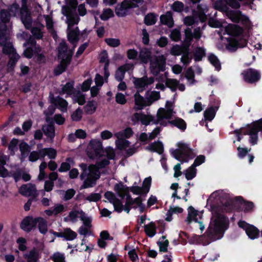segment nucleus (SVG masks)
<instances>
[{"instance_id":"obj_53","label":"nucleus","mask_w":262,"mask_h":262,"mask_svg":"<svg viewBox=\"0 0 262 262\" xmlns=\"http://www.w3.org/2000/svg\"><path fill=\"white\" fill-rule=\"evenodd\" d=\"M123 187V184L122 182L116 184L114 186V190L116 192L118 195L121 199V200L124 199L125 197L124 192L121 190Z\"/></svg>"},{"instance_id":"obj_50","label":"nucleus","mask_w":262,"mask_h":262,"mask_svg":"<svg viewBox=\"0 0 262 262\" xmlns=\"http://www.w3.org/2000/svg\"><path fill=\"white\" fill-rule=\"evenodd\" d=\"M171 9L176 12L181 13L184 11V5L180 1H175L171 6Z\"/></svg>"},{"instance_id":"obj_29","label":"nucleus","mask_w":262,"mask_h":262,"mask_svg":"<svg viewBox=\"0 0 262 262\" xmlns=\"http://www.w3.org/2000/svg\"><path fill=\"white\" fill-rule=\"evenodd\" d=\"M247 235L251 239H254L259 237V231L254 225H251L246 230Z\"/></svg>"},{"instance_id":"obj_61","label":"nucleus","mask_w":262,"mask_h":262,"mask_svg":"<svg viewBox=\"0 0 262 262\" xmlns=\"http://www.w3.org/2000/svg\"><path fill=\"white\" fill-rule=\"evenodd\" d=\"M105 42L107 45L111 47H117L120 44V41L119 39L107 38L105 39Z\"/></svg>"},{"instance_id":"obj_6","label":"nucleus","mask_w":262,"mask_h":262,"mask_svg":"<svg viewBox=\"0 0 262 262\" xmlns=\"http://www.w3.org/2000/svg\"><path fill=\"white\" fill-rule=\"evenodd\" d=\"M214 226L223 234L229 226V221L228 218L224 214L217 213L213 221Z\"/></svg>"},{"instance_id":"obj_58","label":"nucleus","mask_w":262,"mask_h":262,"mask_svg":"<svg viewBox=\"0 0 262 262\" xmlns=\"http://www.w3.org/2000/svg\"><path fill=\"white\" fill-rule=\"evenodd\" d=\"M159 248V251L161 252H167L168 247L169 246V241L168 239H165L164 242L160 241V240L157 243Z\"/></svg>"},{"instance_id":"obj_47","label":"nucleus","mask_w":262,"mask_h":262,"mask_svg":"<svg viewBox=\"0 0 262 262\" xmlns=\"http://www.w3.org/2000/svg\"><path fill=\"white\" fill-rule=\"evenodd\" d=\"M196 168L191 165L186 169L185 172V178L187 180H191L196 176Z\"/></svg>"},{"instance_id":"obj_16","label":"nucleus","mask_w":262,"mask_h":262,"mask_svg":"<svg viewBox=\"0 0 262 262\" xmlns=\"http://www.w3.org/2000/svg\"><path fill=\"white\" fill-rule=\"evenodd\" d=\"M42 130L47 138L50 139L51 141H53L55 136V129L53 123L52 122L48 125H43Z\"/></svg>"},{"instance_id":"obj_59","label":"nucleus","mask_w":262,"mask_h":262,"mask_svg":"<svg viewBox=\"0 0 262 262\" xmlns=\"http://www.w3.org/2000/svg\"><path fill=\"white\" fill-rule=\"evenodd\" d=\"M51 104L49 106L48 109L44 111V114L48 117L52 116L55 112L56 108V104L53 101L50 100Z\"/></svg>"},{"instance_id":"obj_35","label":"nucleus","mask_w":262,"mask_h":262,"mask_svg":"<svg viewBox=\"0 0 262 262\" xmlns=\"http://www.w3.org/2000/svg\"><path fill=\"white\" fill-rule=\"evenodd\" d=\"M100 178V175L98 174L95 178H91V176L88 177L83 182V184L81 186V189H85L93 187L96 184V180Z\"/></svg>"},{"instance_id":"obj_40","label":"nucleus","mask_w":262,"mask_h":262,"mask_svg":"<svg viewBox=\"0 0 262 262\" xmlns=\"http://www.w3.org/2000/svg\"><path fill=\"white\" fill-rule=\"evenodd\" d=\"M11 13L8 10L2 9L0 11V19L2 24H7L10 20Z\"/></svg>"},{"instance_id":"obj_43","label":"nucleus","mask_w":262,"mask_h":262,"mask_svg":"<svg viewBox=\"0 0 262 262\" xmlns=\"http://www.w3.org/2000/svg\"><path fill=\"white\" fill-rule=\"evenodd\" d=\"M172 156L177 160L180 161L182 163L187 162L188 160L183 156L182 152H181L180 149H176L172 150L171 152Z\"/></svg>"},{"instance_id":"obj_41","label":"nucleus","mask_w":262,"mask_h":262,"mask_svg":"<svg viewBox=\"0 0 262 262\" xmlns=\"http://www.w3.org/2000/svg\"><path fill=\"white\" fill-rule=\"evenodd\" d=\"M168 111L164 108H160L157 114V120L154 121L156 124H159V122L164 118L168 119L170 117L167 116Z\"/></svg>"},{"instance_id":"obj_37","label":"nucleus","mask_w":262,"mask_h":262,"mask_svg":"<svg viewBox=\"0 0 262 262\" xmlns=\"http://www.w3.org/2000/svg\"><path fill=\"white\" fill-rule=\"evenodd\" d=\"M208 59L210 63L215 67L216 70L217 71L221 70V62L216 56L212 53L210 54L208 57Z\"/></svg>"},{"instance_id":"obj_11","label":"nucleus","mask_w":262,"mask_h":262,"mask_svg":"<svg viewBox=\"0 0 262 262\" xmlns=\"http://www.w3.org/2000/svg\"><path fill=\"white\" fill-rule=\"evenodd\" d=\"M36 191L35 185L31 183L23 184L19 189V193L25 196H30L34 195Z\"/></svg>"},{"instance_id":"obj_46","label":"nucleus","mask_w":262,"mask_h":262,"mask_svg":"<svg viewBox=\"0 0 262 262\" xmlns=\"http://www.w3.org/2000/svg\"><path fill=\"white\" fill-rule=\"evenodd\" d=\"M114 16L113 10L110 8L104 9L100 16L101 20L106 21Z\"/></svg>"},{"instance_id":"obj_34","label":"nucleus","mask_w":262,"mask_h":262,"mask_svg":"<svg viewBox=\"0 0 262 262\" xmlns=\"http://www.w3.org/2000/svg\"><path fill=\"white\" fill-rule=\"evenodd\" d=\"M157 15L154 13H149L147 14L144 18V23L147 26H152L155 25L157 21Z\"/></svg>"},{"instance_id":"obj_33","label":"nucleus","mask_w":262,"mask_h":262,"mask_svg":"<svg viewBox=\"0 0 262 262\" xmlns=\"http://www.w3.org/2000/svg\"><path fill=\"white\" fill-rule=\"evenodd\" d=\"M146 234L149 237H152L156 233L155 224L151 222L149 224L144 226Z\"/></svg>"},{"instance_id":"obj_20","label":"nucleus","mask_w":262,"mask_h":262,"mask_svg":"<svg viewBox=\"0 0 262 262\" xmlns=\"http://www.w3.org/2000/svg\"><path fill=\"white\" fill-rule=\"evenodd\" d=\"M240 205H242L244 208V211L248 212L252 211L254 207V203L252 202L247 201L244 200L241 196H236L235 199Z\"/></svg>"},{"instance_id":"obj_17","label":"nucleus","mask_w":262,"mask_h":262,"mask_svg":"<svg viewBox=\"0 0 262 262\" xmlns=\"http://www.w3.org/2000/svg\"><path fill=\"white\" fill-rule=\"evenodd\" d=\"M7 40L4 39V40L0 41V45L3 46L2 51L3 54L9 56L14 54V53H17L13 45L10 42H7Z\"/></svg>"},{"instance_id":"obj_36","label":"nucleus","mask_w":262,"mask_h":262,"mask_svg":"<svg viewBox=\"0 0 262 262\" xmlns=\"http://www.w3.org/2000/svg\"><path fill=\"white\" fill-rule=\"evenodd\" d=\"M23 11L27 12L28 9L27 7H23L22 10L20 11L21 15L22 21L27 29H29L31 28L32 26V19L29 15H26L25 17H23Z\"/></svg>"},{"instance_id":"obj_13","label":"nucleus","mask_w":262,"mask_h":262,"mask_svg":"<svg viewBox=\"0 0 262 262\" xmlns=\"http://www.w3.org/2000/svg\"><path fill=\"white\" fill-rule=\"evenodd\" d=\"M24 257L27 262H37L40 258L39 251L33 247L28 253L24 254Z\"/></svg>"},{"instance_id":"obj_5","label":"nucleus","mask_w":262,"mask_h":262,"mask_svg":"<svg viewBox=\"0 0 262 262\" xmlns=\"http://www.w3.org/2000/svg\"><path fill=\"white\" fill-rule=\"evenodd\" d=\"M37 222V217H34L31 215L25 216L20 223V228L25 232L29 233L36 228Z\"/></svg>"},{"instance_id":"obj_44","label":"nucleus","mask_w":262,"mask_h":262,"mask_svg":"<svg viewBox=\"0 0 262 262\" xmlns=\"http://www.w3.org/2000/svg\"><path fill=\"white\" fill-rule=\"evenodd\" d=\"M30 44L32 46H34V55H38L39 54L42 53L41 52L42 49L41 47L39 45H36V41L34 40L28 39L24 43V46H26Z\"/></svg>"},{"instance_id":"obj_12","label":"nucleus","mask_w":262,"mask_h":262,"mask_svg":"<svg viewBox=\"0 0 262 262\" xmlns=\"http://www.w3.org/2000/svg\"><path fill=\"white\" fill-rule=\"evenodd\" d=\"M177 145L179 148L178 149L181 150V152H182L183 156L188 160L193 159L194 157L192 149L187 144L180 142L177 143Z\"/></svg>"},{"instance_id":"obj_48","label":"nucleus","mask_w":262,"mask_h":262,"mask_svg":"<svg viewBox=\"0 0 262 262\" xmlns=\"http://www.w3.org/2000/svg\"><path fill=\"white\" fill-rule=\"evenodd\" d=\"M151 177H148L147 178H146L143 182V185L142 187H141L143 192L146 195L150 190V188L151 186Z\"/></svg>"},{"instance_id":"obj_7","label":"nucleus","mask_w":262,"mask_h":262,"mask_svg":"<svg viewBox=\"0 0 262 262\" xmlns=\"http://www.w3.org/2000/svg\"><path fill=\"white\" fill-rule=\"evenodd\" d=\"M61 91L63 94H66L68 96L74 97V98H85L79 89H76L74 87V82H68L64 85Z\"/></svg>"},{"instance_id":"obj_42","label":"nucleus","mask_w":262,"mask_h":262,"mask_svg":"<svg viewBox=\"0 0 262 262\" xmlns=\"http://www.w3.org/2000/svg\"><path fill=\"white\" fill-rule=\"evenodd\" d=\"M20 56L17 53H15L9 56V60L8 62V67L9 69L13 70L15 65L19 58Z\"/></svg>"},{"instance_id":"obj_38","label":"nucleus","mask_w":262,"mask_h":262,"mask_svg":"<svg viewBox=\"0 0 262 262\" xmlns=\"http://www.w3.org/2000/svg\"><path fill=\"white\" fill-rule=\"evenodd\" d=\"M216 112L212 107H208L203 113L205 120L211 121L215 117Z\"/></svg>"},{"instance_id":"obj_56","label":"nucleus","mask_w":262,"mask_h":262,"mask_svg":"<svg viewBox=\"0 0 262 262\" xmlns=\"http://www.w3.org/2000/svg\"><path fill=\"white\" fill-rule=\"evenodd\" d=\"M114 210L118 213H121L123 210V206L121 200L118 198L115 199V201L113 202Z\"/></svg>"},{"instance_id":"obj_8","label":"nucleus","mask_w":262,"mask_h":262,"mask_svg":"<svg viewBox=\"0 0 262 262\" xmlns=\"http://www.w3.org/2000/svg\"><path fill=\"white\" fill-rule=\"evenodd\" d=\"M165 59L162 57L150 63V72L152 75L157 76L160 72H164L165 70Z\"/></svg>"},{"instance_id":"obj_54","label":"nucleus","mask_w":262,"mask_h":262,"mask_svg":"<svg viewBox=\"0 0 262 262\" xmlns=\"http://www.w3.org/2000/svg\"><path fill=\"white\" fill-rule=\"evenodd\" d=\"M84 110L87 114H93L96 111V106L94 105L93 100L88 101L87 104L84 107Z\"/></svg>"},{"instance_id":"obj_39","label":"nucleus","mask_w":262,"mask_h":262,"mask_svg":"<svg viewBox=\"0 0 262 262\" xmlns=\"http://www.w3.org/2000/svg\"><path fill=\"white\" fill-rule=\"evenodd\" d=\"M63 238L66 241H72L77 237V233L73 231L70 228L64 229L63 231Z\"/></svg>"},{"instance_id":"obj_31","label":"nucleus","mask_w":262,"mask_h":262,"mask_svg":"<svg viewBox=\"0 0 262 262\" xmlns=\"http://www.w3.org/2000/svg\"><path fill=\"white\" fill-rule=\"evenodd\" d=\"M50 100L53 101L56 104V108H58L62 113L67 111L68 103L66 99H50Z\"/></svg>"},{"instance_id":"obj_10","label":"nucleus","mask_w":262,"mask_h":262,"mask_svg":"<svg viewBox=\"0 0 262 262\" xmlns=\"http://www.w3.org/2000/svg\"><path fill=\"white\" fill-rule=\"evenodd\" d=\"M218 234H222L218 230L213 226L209 225L205 233L201 235L202 237L207 238V241L205 242L204 245H207L211 242L215 241L217 238L216 236Z\"/></svg>"},{"instance_id":"obj_45","label":"nucleus","mask_w":262,"mask_h":262,"mask_svg":"<svg viewBox=\"0 0 262 262\" xmlns=\"http://www.w3.org/2000/svg\"><path fill=\"white\" fill-rule=\"evenodd\" d=\"M255 128V121H253L252 123L247 124L246 128H241L242 134L250 136L251 134H253V131Z\"/></svg>"},{"instance_id":"obj_3","label":"nucleus","mask_w":262,"mask_h":262,"mask_svg":"<svg viewBox=\"0 0 262 262\" xmlns=\"http://www.w3.org/2000/svg\"><path fill=\"white\" fill-rule=\"evenodd\" d=\"M86 151L87 155L91 159L102 157L103 148L102 142L99 140H91L88 145Z\"/></svg>"},{"instance_id":"obj_49","label":"nucleus","mask_w":262,"mask_h":262,"mask_svg":"<svg viewBox=\"0 0 262 262\" xmlns=\"http://www.w3.org/2000/svg\"><path fill=\"white\" fill-rule=\"evenodd\" d=\"M194 73L191 67L187 69L185 73V77L190 82L191 84H193L196 82L194 79Z\"/></svg>"},{"instance_id":"obj_32","label":"nucleus","mask_w":262,"mask_h":262,"mask_svg":"<svg viewBox=\"0 0 262 262\" xmlns=\"http://www.w3.org/2000/svg\"><path fill=\"white\" fill-rule=\"evenodd\" d=\"M63 15L67 17V23L68 28H72L75 24H77L79 20V18L77 15L74 16L72 14H67L63 13Z\"/></svg>"},{"instance_id":"obj_30","label":"nucleus","mask_w":262,"mask_h":262,"mask_svg":"<svg viewBox=\"0 0 262 262\" xmlns=\"http://www.w3.org/2000/svg\"><path fill=\"white\" fill-rule=\"evenodd\" d=\"M206 56L205 49L202 47H196L193 52V58L195 62L200 61Z\"/></svg>"},{"instance_id":"obj_1","label":"nucleus","mask_w":262,"mask_h":262,"mask_svg":"<svg viewBox=\"0 0 262 262\" xmlns=\"http://www.w3.org/2000/svg\"><path fill=\"white\" fill-rule=\"evenodd\" d=\"M225 31L231 37L227 39L228 43L226 49L233 52L238 48H244L247 45L248 41L242 35L243 28L235 24H228L225 28Z\"/></svg>"},{"instance_id":"obj_25","label":"nucleus","mask_w":262,"mask_h":262,"mask_svg":"<svg viewBox=\"0 0 262 262\" xmlns=\"http://www.w3.org/2000/svg\"><path fill=\"white\" fill-rule=\"evenodd\" d=\"M227 6L233 9H238L241 7V2H245L247 5L253 4L254 0H225Z\"/></svg>"},{"instance_id":"obj_60","label":"nucleus","mask_w":262,"mask_h":262,"mask_svg":"<svg viewBox=\"0 0 262 262\" xmlns=\"http://www.w3.org/2000/svg\"><path fill=\"white\" fill-rule=\"evenodd\" d=\"M115 13L119 17H124L127 14V11L119 4H118L115 8Z\"/></svg>"},{"instance_id":"obj_18","label":"nucleus","mask_w":262,"mask_h":262,"mask_svg":"<svg viewBox=\"0 0 262 262\" xmlns=\"http://www.w3.org/2000/svg\"><path fill=\"white\" fill-rule=\"evenodd\" d=\"M158 99H135L134 110L136 111L142 110L146 106L151 105Z\"/></svg>"},{"instance_id":"obj_2","label":"nucleus","mask_w":262,"mask_h":262,"mask_svg":"<svg viewBox=\"0 0 262 262\" xmlns=\"http://www.w3.org/2000/svg\"><path fill=\"white\" fill-rule=\"evenodd\" d=\"M243 81L247 84L255 85L261 79V74L259 70L249 68L244 70L241 74Z\"/></svg>"},{"instance_id":"obj_14","label":"nucleus","mask_w":262,"mask_h":262,"mask_svg":"<svg viewBox=\"0 0 262 262\" xmlns=\"http://www.w3.org/2000/svg\"><path fill=\"white\" fill-rule=\"evenodd\" d=\"M161 24L166 25L168 28L173 26L174 21L172 17V13L170 11H167L165 14H162L160 17Z\"/></svg>"},{"instance_id":"obj_9","label":"nucleus","mask_w":262,"mask_h":262,"mask_svg":"<svg viewBox=\"0 0 262 262\" xmlns=\"http://www.w3.org/2000/svg\"><path fill=\"white\" fill-rule=\"evenodd\" d=\"M155 79L151 77L148 78L147 76H144L142 78H136L135 79L134 83L135 88L140 91L145 90L146 87L154 83Z\"/></svg>"},{"instance_id":"obj_4","label":"nucleus","mask_w":262,"mask_h":262,"mask_svg":"<svg viewBox=\"0 0 262 262\" xmlns=\"http://www.w3.org/2000/svg\"><path fill=\"white\" fill-rule=\"evenodd\" d=\"M74 53V49L69 50V53L66 58L60 59V64H58L54 69V76H58L66 71L68 67L70 64Z\"/></svg>"},{"instance_id":"obj_26","label":"nucleus","mask_w":262,"mask_h":262,"mask_svg":"<svg viewBox=\"0 0 262 262\" xmlns=\"http://www.w3.org/2000/svg\"><path fill=\"white\" fill-rule=\"evenodd\" d=\"M213 8L223 12H227L229 8L225 0H216L213 4Z\"/></svg>"},{"instance_id":"obj_23","label":"nucleus","mask_w":262,"mask_h":262,"mask_svg":"<svg viewBox=\"0 0 262 262\" xmlns=\"http://www.w3.org/2000/svg\"><path fill=\"white\" fill-rule=\"evenodd\" d=\"M151 55L150 51L148 49L144 48L140 50L139 58L142 63L146 64L151 59Z\"/></svg>"},{"instance_id":"obj_24","label":"nucleus","mask_w":262,"mask_h":262,"mask_svg":"<svg viewBox=\"0 0 262 262\" xmlns=\"http://www.w3.org/2000/svg\"><path fill=\"white\" fill-rule=\"evenodd\" d=\"M38 222H37V228L39 230V232L45 235L48 231V222L46 219L41 216H38Z\"/></svg>"},{"instance_id":"obj_15","label":"nucleus","mask_w":262,"mask_h":262,"mask_svg":"<svg viewBox=\"0 0 262 262\" xmlns=\"http://www.w3.org/2000/svg\"><path fill=\"white\" fill-rule=\"evenodd\" d=\"M145 149L151 152H157L159 155L162 154L164 152L163 143L159 141H155L149 144V145L146 147Z\"/></svg>"},{"instance_id":"obj_21","label":"nucleus","mask_w":262,"mask_h":262,"mask_svg":"<svg viewBox=\"0 0 262 262\" xmlns=\"http://www.w3.org/2000/svg\"><path fill=\"white\" fill-rule=\"evenodd\" d=\"M167 122L172 126H176L183 132L185 130L187 127L186 122L181 118L176 117L172 120H168Z\"/></svg>"},{"instance_id":"obj_22","label":"nucleus","mask_w":262,"mask_h":262,"mask_svg":"<svg viewBox=\"0 0 262 262\" xmlns=\"http://www.w3.org/2000/svg\"><path fill=\"white\" fill-rule=\"evenodd\" d=\"M68 46L66 42H60L58 47V58H66L69 53V50L68 51Z\"/></svg>"},{"instance_id":"obj_62","label":"nucleus","mask_w":262,"mask_h":262,"mask_svg":"<svg viewBox=\"0 0 262 262\" xmlns=\"http://www.w3.org/2000/svg\"><path fill=\"white\" fill-rule=\"evenodd\" d=\"M7 26L5 24H2L0 22V41L7 39L6 37V31Z\"/></svg>"},{"instance_id":"obj_19","label":"nucleus","mask_w":262,"mask_h":262,"mask_svg":"<svg viewBox=\"0 0 262 262\" xmlns=\"http://www.w3.org/2000/svg\"><path fill=\"white\" fill-rule=\"evenodd\" d=\"M185 37L183 42L184 48L188 49L191 45L193 38V34L192 32L191 29L187 28L185 30Z\"/></svg>"},{"instance_id":"obj_27","label":"nucleus","mask_w":262,"mask_h":262,"mask_svg":"<svg viewBox=\"0 0 262 262\" xmlns=\"http://www.w3.org/2000/svg\"><path fill=\"white\" fill-rule=\"evenodd\" d=\"M79 36L75 31L70 30V28L67 29V38L69 41L74 45V48L76 47L77 42L79 40Z\"/></svg>"},{"instance_id":"obj_51","label":"nucleus","mask_w":262,"mask_h":262,"mask_svg":"<svg viewBox=\"0 0 262 262\" xmlns=\"http://www.w3.org/2000/svg\"><path fill=\"white\" fill-rule=\"evenodd\" d=\"M179 85V81L174 79H168L166 81V85L170 89L172 92H175Z\"/></svg>"},{"instance_id":"obj_55","label":"nucleus","mask_w":262,"mask_h":262,"mask_svg":"<svg viewBox=\"0 0 262 262\" xmlns=\"http://www.w3.org/2000/svg\"><path fill=\"white\" fill-rule=\"evenodd\" d=\"M170 39L174 41H178L181 38V34L179 29H174L169 35Z\"/></svg>"},{"instance_id":"obj_63","label":"nucleus","mask_w":262,"mask_h":262,"mask_svg":"<svg viewBox=\"0 0 262 262\" xmlns=\"http://www.w3.org/2000/svg\"><path fill=\"white\" fill-rule=\"evenodd\" d=\"M101 199V195L99 193H91L86 198L85 200L89 202H97Z\"/></svg>"},{"instance_id":"obj_28","label":"nucleus","mask_w":262,"mask_h":262,"mask_svg":"<svg viewBox=\"0 0 262 262\" xmlns=\"http://www.w3.org/2000/svg\"><path fill=\"white\" fill-rule=\"evenodd\" d=\"M198 215V211L192 206H189L188 208V216L186 220V222H187L188 224H190L192 221H194L195 222H198V219L196 217Z\"/></svg>"},{"instance_id":"obj_52","label":"nucleus","mask_w":262,"mask_h":262,"mask_svg":"<svg viewBox=\"0 0 262 262\" xmlns=\"http://www.w3.org/2000/svg\"><path fill=\"white\" fill-rule=\"evenodd\" d=\"M83 111L80 108H77L71 115V119L74 121H79L82 117Z\"/></svg>"},{"instance_id":"obj_64","label":"nucleus","mask_w":262,"mask_h":262,"mask_svg":"<svg viewBox=\"0 0 262 262\" xmlns=\"http://www.w3.org/2000/svg\"><path fill=\"white\" fill-rule=\"evenodd\" d=\"M127 11L130 8H135L138 7V5L134 3H130L128 0H124L120 4Z\"/></svg>"},{"instance_id":"obj_57","label":"nucleus","mask_w":262,"mask_h":262,"mask_svg":"<svg viewBox=\"0 0 262 262\" xmlns=\"http://www.w3.org/2000/svg\"><path fill=\"white\" fill-rule=\"evenodd\" d=\"M80 220L83 221V225L84 226L88 228H90L92 226L91 222L92 220L90 218L85 217V213L82 211L81 210L80 211Z\"/></svg>"}]
</instances>
